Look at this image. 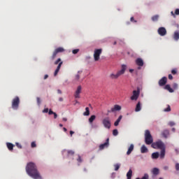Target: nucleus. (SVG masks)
Wrapping results in <instances>:
<instances>
[{"mask_svg": "<svg viewBox=\"0 0 179 179\" xmlns=\"http://www.w3.org/2000/svg\"><path fill=\"white\" fill-rule=\"evenodd\" d=\"M15 145L17 146V148L18 149H22L23 147L22 146V144L19 143H15Z\"/></svg>", "mask_w": 179, "mask_h": 179, "instance_id": "41", "label": "nucleus"}, {"mask_svg": "<svg viewBox=\"0 0 179 179\" xmlns=\"http://www.w3.org/2000/svg\"><path fill=\"white\" fill-rule=\"evenodd\" d=\"M149 152V150L148 149V147L146 145H143L141 148V153H148Z\"/></svg>", "mask_w": 179, "mask_h": 179, "instance_id": "20", "label": "nucleus"}, {"mask_svg": "<svg viewBox=\"0 0 179 179\" xmlns=\"http://www.w3.org/2000/svg\"><path fill=\"white\" fill-rule=\"evenodd\" d=\"M74 134H75V132L73 131H70L71 136H72V135H73Z\"/></svg>", "mask_w": 179, "mask_h": 179, "instance_id": "57", "label": "nucleus"}, {"mask_svg": "<svg viewBox=\"0 0 179 179\" xmlns=\"http://www.w3.org/2000/svg\"><path fill=\"white\" fill-rule=\"evenodd\" d=\"M83 115L85 117L90 115V110L88 107L85 108V112L83 113Z\"/></svg>", "mask_w": 179, "mask_h": 179, "instance_id": "28", "label": "nucleus"}, {"mask_svg": "<svg viewBox=\"0 0 179 179\" xmlns=\"http://www.w3.org/2000/svg\"><path fill=\"white\" fill-rule=\"evenodd\" d=\"M57 93L58 94H62V91H61V90H58Z\"/></svg>", "mask_w": 179, "mask_h": 179, "instance_id": "56", "label": "nucleus"}, {"mask_svg": "<svg viewBox=\"0 0 179 179\" xmlns=\"http://www.w3.org/2000/svg\"><path fill=\"white\" fill-rule=\"evenodd\" d=\"M129 71L130 73H134V72L135 71V70L134 69H129Z\"/></svg>", "mask_w": 179, "mask_h": 179, "instance_id": "52", "label": "nucleus"}, {"mask_svg": "<svg viewBox=\"0 0 179 179\" xmlns=\"http://www.w3.org/2000/svg\"><path fill=\"white\" fill-rule=\"evenodd\" d=\"M113 167H114L115 171H118V170H120V168L121 167V164L120 163L115 164L113 165Z\"/></svg>", "mask_w": 179, "mask_h": 179, "instance_id": "27", "label": "nucleus"}, {"mask_svg": "<svg viewBox=\"0 0 179 179\" xmlns=\"http://www.w3.org/2000/svg\"><path fill=\"white\" fill-rule=\"evenodd\" d=\"M59 101H64V98L62 97L59 98Z\"/></svg>", "mask_w": 179, "mask_h": 179, "instance_id": "59", "label": "nucleus"}, {"mask_svg": "<svg viewBox=\"0 0 179 179\" xmlns=\"http://www.w3.org/2000/svg\"><path fill=\"white\" fill-rule=\"evenodd\" d=\"M53 115H54L55 120L57 119L58 117V115H57V113L55 112L53 113Z\"/></svg>", "mask_w": 179, "mask_h": 179, "instance_id": "53", "label": "nucleus"}, {"mask_svg": "<svg viewBox=\"0 0 179 179\" xmlns=\"http://www.w3.org/2000/svg\"><path fill=\"white\" fill-rule=\"evenodd\" d=\"M162 136H164V138H169V135H170V132L169 131V130H164V131H162Z\"/></svg>", "mask_w": 179, "mask_h": 179, "instance_id": "24", "label": "nucleus"}, {"mask_svg": "<svg viewBox=\"0 0 179 179\" xmlns=\"http://www.w3.org/2000/svg\"><path fill=\"white\" fill-rule=\"evenodd\" d=\"M169 125L170 127H174V125H176V122H169Z\"/></svg>", "mask_w": 179, "mask_h": 179, "instance_id": "46", "label": "nucleus"}, {"mask_svg": "<svg viewBox=\"0 0 179 179\" xmlns=\"http://www.w3.org/2000/svg\"><path fill=\"white\" fill-rule=\"evenodd\" d=\"M59 62H62L61 61V58L57 59L55 62V65H58V64H59Z\"/></svg>", "mask_w": 179, "mask_h": 179, "instance_id": "43", "label": "nucleus"}, {"mask_svg": "<svg viewBox=\"0 0 179 179\" xmlns=\"http://www.w3.org/2000/svg\"><path fill=\"white\" fill-rule=\"evenodd\" d=\"M151 147L153 148V149H160L161 150L162 149H166V145H164V143L160 140L152 143Z\"/></svg>", "mask_w": 179, "mask_h": 179, "instance_id": "4", "label": "nucleus"}, {"mask_svg": "<svg viewBox=\"0 0 179 179\" xmlns=\"http://www.w3.org/2000/svg\"><path fill=\"white\" fill-rule=\"evenodd\" d=\"M78 52H79V49H74L72 50V53L73 54H78Z\"/></svg>", "mask_w": 179, "mask_h": 179, "instance_id": "45", "label": "nucleus"}, {"mask_svg": "<svg viewBox=\"0 0 179 179\" xmlns=\"http://www.w3.org/2000/svg\"><path fill=\"white\" fill-rule=\"evenodd\" d=\"M164 88L165 89V90H168L169 93H174V90L171 88V86H170V85H165Z\"/></svg>", "mask_w": 179, "mask_h": 179, "instance_id": "21", "label": "nucleus"}, {"mask_svg": "<svg viewBox=\"0 0 179 179\" xmlns=\"http://www.w3.org/2000/svg\"><path fill=\"white\" fill-rule=\"evenodd\" d=\"M48 75H47V74L45 75V76H44V79L45 80V79H48Z\"/></svg>", "mask_w": 179, "mask_h": 179, "instance_id": "60", "label": "nucleus"}, {"mask_svg": "<svg viewBox=\"0 0 179 179\" xmlns=\"http://www.w3.org/2000/svg\"><path fill=\"white\" fill-rule=\"evenodd\" d=\"M127 64H122L121 69L117 71V72L116 73H115L113 72L110 73L109 75V78L112 80L118 79V78H120V76H121L122 75H124V73H125V71H127Z\"/></svg>", "mask_w": 179, "mask_h": 179, "instance_id": "2", "label": "nucleus"}, {"mask_svg": "<svg viewBox=\"0 0 179 179\" xmlns=\"http://www.w3.org/2000/svg\"><path fill=\"white\" fill-rule=\"evenodd\" d=\"M31 148H36V147H37V144H36V141H33V142L31 143Z\"/></svg>", "mask_w": 179, "mask_h": 179, "instance_id": "42", "label": "nucleus"}, {"mask_svg": "<svg viewBox=\"0 0 179 179\" xmlns=\"http://www.w3.org/2000/svg\"><path fill=\"white\" fill-rule=\"evenodd\" d=\"M169 79H170V80H173V76L171 74L169 75Z\"/></svg>", "mask_w": 179, "mask_h": 179, "instance_id": "54", "label": "nucleus"}, {"mask_svg": "<svg viewBox=\"0 0 179 179\" xmlns=\"http://www.w3.org/2000/svg\"><path fill=\"white\" fill-rule=\"evenodd\" d=\"M173 87L175 90H177L178 89V84L176 83H174L173 85Z\"/></svg>", "mask_w": 179, "mask_h": 179, "instance_id": "37", "label": "nucleus"}, {"mask_svg": "<svg viewBox=\"0 0 179 179\" xmlns=\"http://www.w3.org/2000/svg\"><path fill=\"white\" fill-rule=\"evenodd\" d=\"M173 132H176V128H172Z\"/></svg>", "mask_w": 179, "mask_h": 179, "instance_id": "62", "label": "nucleus"}, {"mask_svg": "<svg viewBox=\"0 0 179 179\" xmlns=\"http://www.w3.org/2000/svg\"><path fill=\"white\" fill-rule=\"evenodd\" d=\"M171 73H172L173 75H176V73H177V70H176V69H173V70L171 71Z\"/></svg>", "mask_w": 179, "mask_h": 179, "instance_id": "49", "label": "nucleus"}, {"mask_svg": "<svg viewBox=\"0 0 179 179\" xmlns=\"http://www.w3.org/2000/svg\"><path fill=\"white\" fill-rule=\"evenodd\" d=\"M103 125L105 127V128H107L108 129H110L111 128V122L110 121V119L108 117H106L102 121Z\"/></svg>", "mask_w": 179, "mask_h": 179, "instance_id": "8", "label": "nucleus"}, {"mask_svg": "<svg viewBox=\"0 0 179 179\" xmlns=\"http://www.w3.org/2000/svg\"><path fill=\"white\" fill-rule=\"evenodd\" d=\"M175 15H179V8H176L175 10Z\"/></svg>", "mask_w": 179, "mask_h": 179, "instance_id": "47", "label": "nucleus"}, {"mask_svg": "<svg viewBox=\"0 0 179 179\" xmlns=\"http://www.w3.org/2000/svg\"><path fill=\"white\" fill-rule=\"evenodd\" d=\"M62 64H63L62 62L59 63L56 70L55 71L54 76H57L58 75V72H59V69H61V66H62Z\"/></svg>", "mask_w": 179, "mask_h": 179, "instance_id": "16", "label": "nucleus"}, {"mask_svg": "<svg viewBox=\"0 0 179 179\" xmlns=\"http://www.w3.org/2000/svg\"><path fill=\"white\" fill-rule=\"evenodd\" d=\"M108 138L107 139L106 142L103 144L99 145L100 150H103V149H106V148H108Z\"/></svg>", "mask_w": 179, "mask_h": 179, "instance_id": "18", "label": "nucleus"}, {"mask_svg": "<svg viewBox=\"0 0 179 179\" xmlns=\"http://www.w3.org/2000/svg\"><path fill=\"white\" fill-rule=\"evenodd\" d=\"M113 136H117L118 135V130L117 129H114L113 131Z\"/></svg>", "mask_w": 179, "mask_h": 179, "instance_id": "35", "label": "nucleus"}, {"mask_svg": "<svg viewBox=\"0 0 179 179\" xmlns=\"http://www.w3.org/2000/svg\"><path fill=\"white\" fill-rule=\"evenodd\" d=\"M122 107L120 105H115L111 108L110 111L108 110V113H115V111H121Z\"/></svg>", "mask_w": 179, "mask_h": 179, "instance_id": "12", "label": "nucleus"}, {"mask_svg": "<svg viewBox=\"0 0 179 179\" xmlns=\"http://www.w3.org/2000/svg\"><path fill=\"white\" fill-rule=\"evenodd\" d=\"M64 51H65V49L62 47H59L55 49L52 55V59H55V57H57V54H58L59 52H64Z\"/></svg>", "mask_w": 179, "mask_h": 179, "instance_id": "9", "label": "nucleus"}, {"mask_svg": "<svg viewBox=\"0 0 179 179\" xmlns=\"http://www.w3.org/2000/svg\"><path fill=\"white\" fill-rule=\"evenodd\" d=\"M27 174L33 179H43L41 173L37 169V165L34 162H29L25 168Z\"/></svg>", "mask_w": 179, "mask_h": 179, "instance_id": "1", "label": "nucleus"}, {"mask_svg": "<svg viewBox=\"0 0 179 179\" xmlns=\"http://www.w3.org/2000/svg\"><path fill=\"white\" fill-rule=\"evenodd\" d=\"M134 144H131L127 152V155H129L130 153H132V151L134 150Z\"/></svg>", "mask_w": 179, "mask_h": 179, "instance_id": "25", "label": "nucleus"}, {"mask_svg": "<svg viewBox=\"0 0 179 179\" xmlns=\"http://www.w3.org/2000/svg\"><path fill=\"white\" fill-rule=\"evenodd\" d=\"M152 172V174H154V176H157V174H159V169L154 168Z\"/></svg>", "mask_w": 179, "mask_h": 179, "instance_id": "33", "label": "nucleus"}, {"mask_svg": "<svg viewBox=\"0 0 179 179\" xmlns=\"http://www.w3.org/2000/svg\"><path fill=\"white\" fill-rule=\"evenodd\" d=\"M164 156H166V148H162L160 152L159 157L160 159H164Z\"/></svg>", "mask_w": 179, "mask_h": 179, "instance_id": "23", "label": "nucleus"}, {"mask_svg": "<svg viewBox=\"0 0 179 179\" xmlns=\"http://www.w3.org/2000/svg\"><path fill=\"white\" fill-rule=\"evenodd\" d=\"M54 111H52V110H51V109H50L49 110V112H48V114H49V115H52V114H54Z\"/></svg>", "mask_w": 179, "mask_h": 179, "instance_id": "48", "label": "nucleus"}, {"mask_svg": "<svg viewBox=\"0 0 179 179\" xmlns=\"http://www.w3.org/2000/svg\"><path fill=\"white\" fill-rule=\"evenodd\" d=\"M173 38L175 41H178L179 40V31H175L173 35Z\"/></svg>", "mask_w": 179, "mask_h": 179, "instance_id": "19", "label": "nucleus"}, {"mask_svg": "<svg viewBox=\"0 0 179 179\" xmlns=\"http://www.w3.org/2000/svg\"><path fill=\"white\" fill-rule=\"evenodd\" d=\"M167 83V78L163 77L159 80V86H164Z\"/></svg>", "mask_w": 179, "mask_h": 179, "instance_id": "15", "label": "nucleus"}, {"mask_svg": "<svg viewBox=\"0 0 179 179\" xmlns=\"http://www.w3.org/2000/svg\"><path fill=\"white\" fill-rule=\"evenodd\" d=\"M63 156L64 155H67L68 156H73L75 155V152L73 150H63L62 151Z\"/></svg>", "mask_w": 179, "mask_h": 179, "instance_id": "13", "label": "nucleus"}, {"mask_svg": "<svg viewBox=\"0 0 179 179\" xmlns=\"http://www.w3.org/2000/svg\"><path fill=\"white\" fill-rule=\"evenodd\" d=\"M139 94H141V89L139 87L137 88V90H134L132 96H131V100L136 101L138 99H139Z\"/></svg>", "mask_w": 179, "mask_h": 179, "instance_id": "6", "label": "nucleus"}, {"mask_svg": "<svg viewBox=\"0 0 179 179\" xmlns=\"http://www.w3.org/2000/svg\"><path fill=\"white\" fill-rule=\"evenodd\" d=\"M80 78V76H79V74L76 75V80H79Z\"/></svg>", "mask_w": 179, "mask_h": 179, "instance_id": "51", "label": "nucleus"}, {"mask_svg": "<svg viewBox=\"0 0 179 179\" xmlns=\"http://www.w3.org/2000/svg\"><path fill=\"white\" fill-rule=\"evenodd\" d=\"M63 129H64V132H66V131H67L66 128L64 127Z\"/></svg>", "mask_w": 179, "mask_h": 179, "instance_id": "63", "label": "nucleus"}, {"mask_svg": "<svg viewBox=\"0 0 179 179\" xmlns=\"http://www.w3.org/2000/svg\"><path fill=\"white\" fill-rule=\"evenodd\" d=\"M159 154L158 152L152 154V159H159Z\"/></svg>", "mask_w": 179, "mask_h": 179, "instance_id": "30", "label": "nucleus"}, {"mask_svg": "<svg viewBox=\"0 0 179 179\" xmlns=\"http://www.w3.org/2000/svg\"><path fill=\"white\" fill-rule=\"evenodd\" d=\"M59 127H63L62 124H59Z\"/></svg>", "mask_w": 179, "mask_h": 179, "instance_id": "64", "label": "nucleus"}, {"mask_svg": "<svg viewBox=\"0 0 179 179\" xmlns=\"http://www.w3.org/2000/svg\"><path fill=\"white\" fill-rule=\"evenodd\" d=\"M164 113H169V111H171V108H170V106H168L166 108L164 109Z\"/></svg>", "mask_w": 179, "mask_h": 179, "instance_id": "34", "label": "nucleus"}, {"mask_svg": "<svg viewBox=\"0 0 179 179\" xmlns=\"http://www.w3.org/2000/svg\"><path fill=\"white\" fill-rule=\"evenodd\" d=\"M50 110L48 109V108H45L42 110V113L43 114H46L47 113H49Z\"/></svg>", "mask_w": 179, "mask_h": 179, "instance_id": "38", "label": "nucleus"}, {"mask_svg": "<svg viewBox=\"0 0 179 179\" xmlns=\"http://www.w3.org/2000/svg\"><path fill=\"white\" fill-rule=\"evenodd\" d=\"M135 62H136V65H137L138 66H139V67H138V69H141V66H143V64H144L143 59H142V58H137V59H136Z\"/></svg>", "mask_w": 179, "mask_h": 179, "instance_id": "14", "label": "nucleus"}, {"mask_svg": "<svg viewBox=\"0 0 179 179\" xmlns=\"http://www.w3.org/2000/svg\"><path fill=\"white\" fill-rule=\"evenodd\" d=\"M20 103V99L19 96H15L12 101L11 107L13 110H17L19 108V104Z\"/></svg>", "mask_w": 179, "mask_h": 179, "instance_id": "5", "label": "nucleus"}, {"mask_svg": "<svg viewBox=\"0 0 179 179\" xmlns=\"http://www.w3.org/2000/svg\"><path fill=\"white\" fill-rule=\"evenodd\" d=\"M175 169H176V171H179V163L176 164Z\"/></svg>", "mask_w": 179, "mask_h": 179, "instance_id": "44", "label": "nucleus"}, {"mask_svg": "<svg viewBox=\"0 0 179 179\" xmlns=\"http://www.w3.org/2000/svg\"><path fill=\"white\" fill-rule=\"evenodd\" d=\"M144 138H145V143L146 145H152V143H153V137L150 134V131L149 130L145 131Z\"/></svg>", "mask_w": 179, "mask_h": 179, "instance_id": "3", "label": "nucleus"}, {"mask_svg": "<svg viewBox=\"0 0 179 179\" xmlns=\"http://www.w3.org/2000/svg\"><path fill=\"white\" fill-rule=\"evenodd\" d=\"M121 120H122V115H120L117 120L115 122V127H118L120 122H121Z\"/></svg>", "mask_w": 179, "mask_h": 179, "instance_id": "26", "label": "nucleus"}, {"mask_svg": "<svg viewBox=\"0 0 179 179\" xmlns=\"http://www.w3.org/2000/svg\"><path fill=\"white\" fill-rule=\"evenodd\" d=\"M36 101H37L38 106H41V99H40V97H37L36 98Z\"/></svg>", "mask_w": 179, "mask_h": 179, "instance_id": "39", "label": "nucleus"}, {"mask_svg": "<svg viewBox=\"0 0 179 179\" xmlns=\"http://www.w3.org/2000/svg\"><path fill=\"white\" fill-rule=\"evenodd\" d=\"M163 169H164V170L165 171H169V166H164L163 167Z\"/></svg>", "mask_w": 179, "mask_h": 179, "instance_id": "50", "label": "nucleus"}, {"mask_svg": "<svg viewBox=\"0 0 179 179\" xmlns=\"http://www.w3.org/2000/svg\"><path fill=\"white\" fill-rule=\"evenodd\" d=\"M141 179H149V175L148 173H145Z\"/></svg>", "mask_w": 179, "mask_h": 179, "instance_id": "40", "label": "nucleus"}, {"mask_svg": "<svg viewBox=\"0 0 179 179\" xmlns=\"http://www.w3.org/2000/svg\"><path fill=\"white\" fill-rule=\"evenodd\" d=\"M103 50L101 49H95L94 51V61H99L100 59V55H101Z\"/></svg>", "mask_w": 179, "mask_h": 179, "instance_id": "7", "label": "nucleus"}, {"mask_svg": "<svg viewBox=\"0 0 179 179\" xmlns=\"http://www.w3.org/2000/svg\"><path fill=\"white\" fill-rule=\"evenodd\" d=\"M80 93H82V86L79 85L74 92L75 99H79L80 97Z\"/></svg>", "mask_w": 179, "mask_h": 179, "instance_id": "10", "label": "nucleus"}, {"mask_svg": "<svg viewBox=\"0 0 179 179\" xmlns=\"http://www.w3.org/2000/svg\"><path fill=\"white\" fill-rule=\"evenodd\" d=\"M130 20H131V22H134V17H131L130 18Z\"/></svg>", "mask_w": 179, "mask_h": 179, "instance_id": "61", "label": "nucleus"}, {"mask_svg": "<svg viewBox=\"0 0 179 179\" xmlns=\"http://www.w3.org/2000/svg\"><path fill=\"white\" fill-rule=\"evenodd\" d=\"M159 17H160L159 15H153L151 19L152 22H157V20H159Z\"/></svg>", "mask_w": 179, "mask_h": 179, "instance_id": "31", "label": "nucleus"}, {"mask_svg": "<svg viewBox=\"0 0 179 179\" xmlns=\"http://www.w3.org/2000/svg\"><path fill=\"white\" fill-rule=\"evenodd\" d=\"M6 145L8 150H10V152H12V150H13V148H15V145H13L11 143H6Z\"/></svg>", "mask_w": 179, "mask_h": 179, "instance_id": "22", "label": "nucleus"}, {"mask_svg": "<svg viewBox=\"0 0 179 179\" xmlns=\"http://www.w3.org/2000/svg\"><path fill=\"white\" fill-rule=\"evenodd\" d=\"M142 110V103L138 101L136 106L135 111L136 113H139Z\"/></svg>", "mask_w": 179, "mask_h": 179, "instance_id": "17", "label": "nucleus"}, {"mask_svg": "<svg viewBox=\"0 0 179 179\" xmlns=\"http://www.w3.org/2000/svg\"><path fill=\"white\" fill-rule=\"evenodd\" d=\"M77 162L79 164L80 163H82L83 162V159H82V157H80V156L78 155V159H77Z\"/></svg>", "mask_w": 179, "mask_h": 179, "instance_id": "36", "label": "nucleus"}, {"mask_svg": "<svg viewBox=\"0 0 179 179\" xmlns=\"http://www.w3.org/2000/svg\"><path fill=\"white\" fill-rule=\"evenodd\" d=\"M96 120V115H92L90 118H89V122L90 124H93V121Z\"/></svg>", "mask_w": 179, "mask_h": 179, "instance_id": "32", "label": "nucleus"}, {"mask_svg": "<svg viewBox=\"0 0 179 179\" xmlns=\"http://www.w3.org/2000/svg\"><path fill=\"white\" fill-rule=\"evenodd\" d=\"M127 179H131L132 178V170L129 169V171L127 173Z\"/></svg>", "mask_w": 179, "mask_h": 179, "instance_id": "29", "label": "nucleus"}, {"mask_svg": "<svg viewBox=\"0 0 179 179\" xmlns=\"http://www.w3.org/2000/svg\"><path fill=\"white\" fill-rule=\"evenodd\" d=\"M62 121H64V122H66V121H68V119H66V117H63Z\"/></svg>", "mask_w": 179, "mask_h": 179, "instance_id": "58", "label": "nucleus"}, {"mask_svg": "<svg viewBox=\"0 0 179 179\" xmlns=\"http://www.w3.org/2000/svg\"><path fill=\"white\" fill-rule=\"evenodd\" d=\"M157 32H158V34H159V36H161L162 37L167 34V30L166 29V28L163 27H159L157 30Z\"/></svg>", "mask_w": 179, "mask_h": 179, "instance_id": "11", "label": "nucleus"}, {"mask_svg": "<svg viewBox=\"0 0 179 179\" xmlns=\"http://www.w3.org/2000/svg\"><path fill=\"white\" fill-rule=\"evenodd\" d=\"M171 14L172 15V16H173V17H176V13H174V12L171 11Z\"/></svg>", "mask_w": 179, "mask_h": 179, "instance_id": "55", "label": "nucleus"}]
</instances>
